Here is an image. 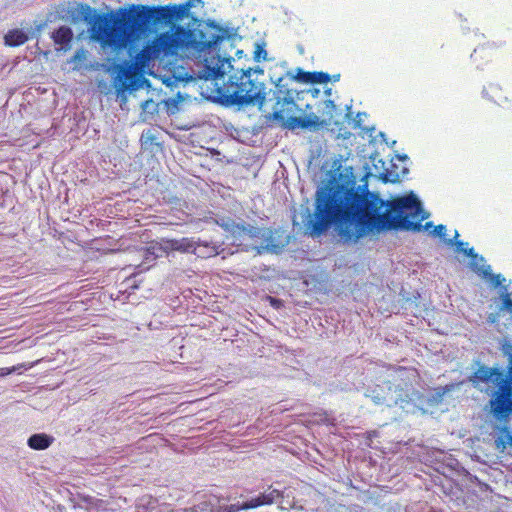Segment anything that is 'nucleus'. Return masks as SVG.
Masks as SVG:
<instances>
[{"mask_svg":"<svg viewBox=\"0 0 512 512\" xmlns=\"http://www.w3.org/2000/svg\"><path fill=\"white\" fill-rule=\"evenodd\" d=\"M333 77H334V80H335V81H338V80H339V78H340V75H339V74H338V75H334Z\"/></svg>","mask_w":512,"mask_h":512,"instance_id":"obj_32","label":"nucleus"},{"mask_svg":"<svg viewBox=\"0 0 512 512\" xmlns=\"http://www.w3.org/2000/svg\"><path fill=\"white\" fill-rule=\"evenodd\" d=\"M225 229L235 238L247 236L250 239H259L265 236L263 229L251 226L249 224H226Z\"/></svg>","mask_w":512,"mask_h":512,"instance_id":"obj_11","label":"nucleus"},{"mask_svg":"<svg viewBox=\"0 0 512 512\" xmlns=\"http://www.w3.org/2000/svg\"><path fill=\"white\" fill-rule=\"evenodd\" d=\"M489 318H490V322H494V321H495V318H494V317L492 318V317L490 316Z\"/></svg>","mask_w":512,"mask_h":512,"instance_id":"obj_33","label":"nucleus"},{"mask_svg":"<svg viewBox=\"0 0 512 512\" xmlns=\"http://www.w3.org/2000/svg\"><path fill=\"white\" fill-rule=\"evenodd\" d=\"M330 75L325 72H305L299 70L295 79L303 83L326 84L330 81Z\"/></svg>","mask_w":512,"mask_h":512,"instance_id":"obj_15","label":"nucleus"},{"mask_svg":"<svg viewBox=\"0 0 512 512\" xmlns=\"http://www.w3.org/2000/svg\"><path fill=\"white\" fill-rule=\"evenodd\" d=\"M501 298H502V304L499 307V311H505V310L512 311V298H511L510 294L507 291H505L502 294Z\"/></svg>","mask_w":512,"mask_h":512,"instance_id":"obj_21","label":"nucleus"},{"mask_svg":"<svg viewBox=\"0 0 512 512\" xmlns=\"http://www.w3.org/2000/svg\"><path fill=\"white\" fill-rule=\"evenodd\" d=\"M282 494L277 489H272L271 487L265 491L264 493L252 497L247 501H244L242 504H230V505H219L213 507L210 510H202L197 511L193 510V512H239L241 510L254 509L263 505L273 504L275 501L280 499Z\"/></svg>","mask_w":512,"mask_h":512,"instance_id":"obj_8","label":"nucleus"},{"mask_svg":"<svg viewBox=\"0 0 512 512\" xmlns=\"http://www.w3.org/2000/svg\"><path fill=\"white\" fill-rule=\"evenodd\" d=\"M222 40L220 35L207 34L202 30L189 29L182 25H173L170 30L157 35L147 43L136 55V62L142 68L149 66L151 61L187 53L204 61L205 79H218L224 76L222 66L210 65L207 54L215 49Z\"/></svg>","mask_w":512,"mask_h":512,"instance_id":"obj_2","label":"nucleus"},{"mask_svg":"<svg viewBox=\"0 0 512 512\" xmlns=\"http://www.w3.org/2000/svg\"><path fill=\"white\" fill-rule=\"evenodd\" d=\"M445 232H446V226L443 224H439L434 227L432 235L443 237Z\"/></svg>","mask_w":512,"mask_h":512,"instance_id":"obj_24","label":"nucleus"},{"mask_svg":"<svg viewBox=\"0 0 512 512\" xmlns=\"http://www.w3.org/2000/svg\"><path fill=\"white\" fill-rule=\"evenodd\" d=\"M322 104L324 107L320 115H316L315 113H309L305 116L290 117L288 119L289 128L294 129L298 127L302 129H307L329 126L332 122L336 107L332 100H324Z\"/></svg>","mask_w":512,"mask_h":512,"instance_id":"obj_7","label":"nucleus"},{"mask_svg":"<svg viewBox=\"0 0 512 512\" xmlns=\"http://www.w3.org/2000/svg\"><path fill=\"white\" fill-rule=\"evenodd\" d=\"M195 254L199 258H210L217 256L225 251L223 245L224 240L218 236H211L209 238H197Z\"/></svg>","mask_w":512,"mask_h":512,"instance_id":"obj_9","label":"nucleus"},{"mask_svg":"<svg viewBox=\"0 0 512 512\" xmlns=\"http://www.w3.org/2000/svg\"><path fill=\"white\" fill-rule=\"evenodd\" d=\"M500 433L501 435L497 437V439L495 440V444L500 451H504L507 445L512 446V434L510 433L509 428L507 426L501 427Z\"/></svg>","mask_w":512,"mask_h":512,"instance_id":"obj_19","label":"nucleus"},{"mask_svg":"<svg viewBox=\"0 0 512 512\" xmlns=\"http://www.w3.org/2000/svg\"><path fill=\"white\" fill-rule=\"evenodd\" d=\"M471 269L484 279L490 281L493 287L497 288L503 284L505 278L501 274H493L490 265L478 266L474 263L471 264Z\"/></svg>","mask_w":512,"mask_h":512,"instance_id":"obj_14","label":"nucleus"},{"mask_svg":"<svg viewBox=\"0 0 512 512\" xmlns=\"http://www.w3.org/2000/svg\"><path fill=\"white\" fill-rule=\"evenodd\" d=\"M192 7V0L182 5L146 6L133 5L118 9V26L111 25L109 32L100 34L107 42L118 45V50L129 44L132 36L145 31L150 25L169 24L181 19Z\"/></svg>","mask_w":512,"mask_h":512,"instance_id":"obj_3","label":"nucleus"},{"mask_svg":"<svg viewBox=\"0 0 512 512\" xmlns=\"http://www.w3.org/2000/svg\"><path fill=\"white\" fill-rule=\"evenodd\" d=\"M501 351L508 361L506 377L498 368L481 365L474 372L471 380L474 383H488L492 377H495L499 387L490 400V407L493 415L502 421L512 413V341L505 340L501 344Z\"/></svg>","mask_w":512,"mask_h":512,"instance_id":"obj_5","label":"nucleus"},{"mask_svg":"<svg viewBox=\"0 0 512 512\" xmlns=\"http://www.w3.org/2000/svg\"><path fill=\"white\" fill-rule=\"evenodd\" d=\"M66 18L73 24L85 22L89 25L88 32L92 41L100 44L102 48L118 50V45L105 42L100 34L109 32L111 25L118 26V10L107 13H96L87 4H75L68 8Z\"/></svg>","mask_w":512,"mask_h":512,"instance_id":"obj_6","label":"nucleus"},{"mask_svg":"<svg viewBox=\"0 0 512 512\" xmlns=\"http://www.w3.org/2000/svg\"><path fill=\"white\" fill-rule=\"evenodd\" d=\"M383 177V181L384 182H391V183H395V182H398L399 181V175L398 174H395V175H391V174H388V173H384L382 175Z\"/></svg>","mask_w":512,"mask_h":512,"instance_id":"obj_25","label":"nucleus"},{"mask_svg":"<svg viewBox=\"0 0 512 512\" xmlns=\"http://www.w3.org/2000/svg\"><path fill=\"white\" fill-rule=\"evenodd\" d=\"M54 442V437L46 433H36L27 440V445L33 450H45Z\"/></svg>","mask_w":512,"mask_h":512,"instance_id":"obj_16","label":"nucleus"},{"mask_svg":"<svg viewBox=\"0 0 512 512\" xmlns=\"http://www.w3.org/2000/svg\"><path fill=\"white\" fill-rule=\"evenodd\" d=\"M268 300H269L271 306H273L274 308L278 309L283 306L282 300H280V299L268 296Z\"/></svg>","mask_w":512,"mask_h":512,"instance_id":"obj_26","label":"nucleus"},{"mask_svg":"<svg viewBox=\"0 0 512 512\" xmlns=\"http://www.w3.org/2000/svg\"><path fill=\"white\" fill-rule=\"evenodd\" d=\"M285 100H286V103H287L288 105H294V101H293V99H292V98H290V99H285Z\"/></svg>","mask_w":512,"mask_h":512,"instance_id":"obj_31","label":"nucleus"},{"mask_svg":"<svg viewBox=\"0 0 512 512\" xmlns=\"http://www.w3.org/2000/svg\"><path fill=\"white\" fill-rule=\"evenodd\" d=\"M455 245L457 246L458 251L463 252L466 248H464V245H467V243H464L463 241H457L455 242Z\"/></svg>","mask_w":512,"mask_h":512,"instance_id":"obj_28","label":"nucleus"},{"mask_svg":"<svg viewBox=\"0 0 512 512\" xmlns=\"http://www.w3.org/2000/svg\"><path fill=\"white\" fill-rule=\"evenodd\" d=\"M491 50L490 47H486V46H480L478 48H476L474 50V52L472 53L471 57L477 61L478 58H481L483 55H485L487 52H489Z\"/></svg>","mask_w":512,"mask_h":512,"instance_id":"obj_23","label":"nucleus"},{"mask_svg":"<svg viewBox=\"0 0 512 512\" xmlns=\"http://www.w3.org/2000/svg\"><path fill=\"white\" fill-rule=\"evenodd\" d=\"M28 39V34L22 29H12L5 35L4 42L7 46L17 47L26 43Z\"/></svg>","mask_w":512,"mask_h":512,"instance_id":"obj_17","label":"nucleus"},{"mask_svg":"<svg viewBox=\"0 0 512 512\" xmlns=\"http://www.w3.org/2000/svg\"><path fill=\"white\" fill-rule=\"evenodd\" d=\"M10 372H11V370H9V369L1 368L0 369V376L8 375Z\"/></svg>","mask_w":512,"mask_h":512,"instance_id":"obj_29","label":"nucleus"},{"mask_svg":"<svg viewBox=\"0 0 512 512\" xmlns=\"http://www.w3.org/2000/svg\"><path fill=\"white\" fill-rule=\"evenodd\" d=\"M262 68L241 69L239 74L229 76L217 89L220 101L225 105H262L266 99V86Z\"/></svg>","mask_w":512,"mask_h":512,"instance_id":"obj_4","label":"nucleus"},{"mask_svg":"<svg viewBox=\"0 0 512 512\" xmlns=\"http://www.w3.org/2000/svg\"><path fill=\"white\" fill-rule=\"evenodd\" d=\"M154 129H147L141 135L142 144L146 147L158 145Z\"/></svg>","mask_w":512,"mask_h":512,"instance_id":"obj_20","label":"nucleus"},{"mask_svg":"<svg viewBox=\"0 0 512 512\" xmlns=\"http://www.w3.org/2000/svg\"><path fill=\"white\" fill-rule=\"evenodd\" d=\"M197 239L193 237H183L180 239H168L165 241V248L177 251L180 253H189V254H195L196 249V241Z\"/></svg>","mask_w":512,"mask_h":512,"instance_id":"obj_12","label":"nucleus"},{"mask_svg":"<svg viewBox=\"0 0 512 512\" xmlns=\"http://www.w3.org/2000/svg\"><path fill=\"white\" fill-rule=\"evenodd\" d=\"M261 54H263L264 55L263 58H265L266 51L261 46H257V49L255 51V59L259 60L261 57Z\"/></svg>","mask_w":512,"mask_h":512,"instance_id":"obj_27","label":"nucleus"},{"mask_svg":"<svg viewBox=\"0 0 512 512\" xmlns=\"http://www.w3.org/2000/svg\"><path fill=\"white\" fill-rule=\"evenodd\" d=\"M138 74L133 65H119L115 81L119 86V90H133L137 87Z\"/></svg>","mask_w":512,"mask_h":512,"instance_id":"obj_10","label":"nucleus"},{"mask_svg":"<svg viewBox=\"0 0 512 512\" xmlns=\"http://www.w3.org/2000/svg\"><path fill=\"white\" fill-rule=\"evenodd\" d=\"M51 38L61 50L67 51L73 40V31L70 27L61 26L52 33Z\"/></svg>","mask_w":512,"mask_h":512,"instance_id":"obj_13","label":"nucleus"},{"mask_svg":"<svg viewBox=\"0 0 512 512\" xmlns=\"http://www.w3.org/2000/svg\"><path fill=\"white\" fill-rule=\"evenodd\" d=\"M419 199L414 195L385 201L366 185H338L318 192L312 218L306 224L309 233L317 237L334 226L346 242H357L361 237L381 231H421L432 222L421 224L424 216Z\"/></svg>","mask_w":512,"mask_h":512,"instance_id":"obj_1","label":"nucleus"},{"mask_svg":"<svg viewBox=\"0 0 512 512\" xmlns=\"http://www.w3.org/2000/svg\"><path fill=\"white\" fill-rule=\"evenodd\" d=\"M483 96L498 105L508 101V98L502 93V88L498 84L494 83H490L483 89Z\"/></svg>","mask_w":512,"mask_h":512,"instance_id":"obj_18","label":"nucleus"},{"mask_svg":"<svg viewBox=\"0 0 512 512\" xmlns=\"http://www.w3.org/2000/svg\"><path fill=\"white\" fill-rule=\"evenodd\" d=\"M274 118L276 119H283V115L281 111H275L274 112Z\"/></svg>","mask_w":512,"mask_h":512,"instance_id":"obj_30","label":"nucleus"},{"mask_svg":"<svg viewBox=\"0 0 512 512\" xmlns=\"http://www.w3.org/2000/svg\"><path fill=\"white\" fill-rule=\"evenodd\" d=\"M463 253L472 259L471 264L474 263V264L478 265L476 263V260H478L480 262H484V258L482 256H478L475 253L473 248H466L465 250H463Z\"/></svg>","mask_w":512,"mask_h":512,"instance_id":"obj_22","label":"nucleus"}]
</instances>
